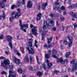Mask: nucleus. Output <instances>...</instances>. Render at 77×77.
<instances>
[{
	"instance_id": "13",
	"label": "nucleus",
	"mask_w": 77,
	"mask_h": 77,
	"mask_svg": "<svg viewBox=\"0 0 77 77\" xmlns=\"http://www.w3.org/2000/svg\"><path fill=\"white\" fill-rule=\"evenodd\" d=\"M55 4L56 5V6H57V7H55V8H54V10H57V9H58L59 8L60 5L59 2H55Z\"/></svg>"
},
{
	"instance_id": "45",
	"label": "nucleus",
	"mask_w": 77,
	"mask_h": 77,
	"mask_svg": "<svg viewBox=\"0 0 77 77\" xmlns=\"http://www.w3.org/2000/svg\"><path fill=\"white\" fill-rule=\"evenodd\" d=\"M68 8L69 9H72V5L69 6V7H68Z\"/></svg>"
},
{
	"instance_id": "28",
	"label": "nucleus",
	"mask_w": 77,
	"mask_h": 77,
	"mask_svg": "<svg viewBox=\"0 0 77 77\" xmlns=\"http://www.w3.org/2000/svg\"><path fill=\"white\" fill-rule=\"evenodd\" d=\"M73 17H74V18H77V14H76V13H73Z\"/></svg>"
},
{
	"instance_id": "21",
	"label": "nucleus",
	"mask_w": 77,
	"mask_h": 77,
	"mask_svg": "<svg viewBox=\"0 0 77 77\" xmlns=\"http://www.w3.org/2000/svg\"><path fill=\"white\" fill-rule=\"evenodd\" d=\"M0 7H2L3 8H4L5 7V5L1 1H0Z\"/></svg>"
},
{
	"instance_id": "32",
	"label": "nucleus",
	"mask_w": 77,
	"mask_h": 77,
	"mask_svg": "<svg viewBox=\"0 0 77 77\" xmlns=\"http://www.w3.org/2000/svg\"><path fill=\"white\" fill-rule=\"evenodd\" d=\"M45 58H46L48 59L50 57V56L48 54H45Z\"/></svg>"
},
{
	"instance_id": "42",
	"label": "nucleus",
	"mask_w": 77,
	"mask_h": 77,
	"mask_svg": "<svg viewBox=\"0 0 77 77\" xmlns=\"http://www.w3.org/2000/svg\"><path fill=\"white\" fill-rule=\"evenodd\" d=\"M3 37V35H1L0 36V39H2Z\"/></svg>"
},
{
	"instance_id": "60",
	"label": "nucleus",
	"mask_w": 77,
	"mask_h": 77,
	"mask_svg": "<svg viewBox=\"0 0 77 77\" xmlns=\"http://www.w3.org/2000/svg\"><path fill=\"white\" fill-rule=\"evenodd\" d=\"M5 53L6 54L8 55L9 54L8 52V51H5Z\"/></svg>"
},
{
	"instance_id": "63",
	"label": "nucleus",
	"mask_w": 77,
	"mask_h": 77,
	"mask_svg": "<svg viewBox=\"0 0 77 77\" xmlns=\"http://www.w3.org/2000/svg\"><path fill=\"white\" fill-rule=\"evenodd\" d=\"M29 35L31 37H33L32 35V33H30Z\"/></svg>"
},
{
	"instance_id": "27",
	"label": "nucleus",
	"mask_w": 77,
	"mask_h": 77,
	"mask_svg": "<svg viewBox=\"0 0 77 77\" xmlns=\"http://www.w3.org/2000/svg\"><path fill=\"white\" fill-rule=\"evenodd\" d=\"M53 38L52 37H51V38H48V43H49L50 42V41H51Z\"/></svg>"
},
{
	"instance_id": "55",
	"label": "nucleus",
	"mask_w": 77,
	"mask_h": 77,
	"mask_svg": "<svg viewBox=\"0 0 77 77\" xmlns=\"http://www.w3.org/2000/svg\"><path fill=\"white\" fill-rule=\"evenodd\" d=\"M66 14H67V13L66 12V11H64V12H63V14L64 15H66Z\"/></svg>"
},
{
	"instance_id": "20",
	"label": "nucleus",
	"mask_w": 77,
	"mask_h": 77,
	"mask_svg": "<svg viewBox=\"0 0 77 77\" xmlns=\"http://www.w3.org/2000/svg\"><path fill=\"white\" fill-rule=\"evenodd\" d=\"M14 51H15V53H16V54H17V55L18 56H21V54H20V53L18 52V50H14Z\"/></svg>"
},
{
	"instance_id": "64",
	"label": "nucleus",
	"mask_w": 77,
	"mask_h": 77,
	"mask_svg": "<svg viewBox=\"0 0 77 77\" xmlns=\"http://www.w3.org/2000/svg\"><path fill=\"white\" fill-rule=\"evenodd\" d=\"M22 76L23 77H26V76L24 74H23V75H22Z\"/></svg>"
},
{
	"instance_id": "53",
	"label": "nucleus",
	"mask_w": 77,
	"mask_h": 77,
	"mask_svg": "<svg viewBox=\"0 0 77 77\" xmlns=\"http://www.w3.org/2000/svg\"><path fill=\"white\" fill-rule=\"evenodd\" d=\"M70 14L72 15V17H73V12H72L71 11L70 12Z\"/></svg>"
},
{
	"instance_id": "48",
	"label": "nucleus",
	"mask_w": 77,
	"mask_h": 77,
	"mask_svg": "<svg viewBox=\"0 0 77 77\" xmlns=\"http://www.w3.org/2000/svg\"><path fill=\"white\" fill-rule=\"evenodd\" d=\"M77 6L76 5H72V8H75V7H77Z\"/></svg>"
},
{
	"instance_id": "50",
	"label": "nucleus",
	"mask_w": 77,
	"mask_h": 77,
	"mask_svg": "<svg viewBox=\"0 0 77 77\" xmlns=\"http://www.w3.org/2000/svg\"><path fill=\"white\" fill-rule=\"evenodd\" d=\"M51 44H49L48 45V48H50V47H52Z\"/></svg>"
},
{
	"instance_id": "39",
	"label": "nucleus",
	"mask_w": 77,
	"mask_h": 77,
	"mask_svg": "<svg viewBox=\"0 0 77 77\" xmlns=\"http://www.w3.org/2000/svg\"><path fill=\"white\" fill-rule=\"evenodd\" d=\"M51 29L52 30H53L54 31H55L56 30V28H54V27H53L51 28Z\"/></svg>"
},
{
	"instance_id": "10",
	"label": "nucleus",
	"mask_w": 77,
	"mask_h": 77,
	"mask_svg": "<svg viewBox=\"0 0 77 77\" xmlns=\"http://www.w3.org/2000/svg\"><path fill=\"white\" fill-rule=\"evenodd\" d=\"M13 61L15 63H16V64H17L19 65V61L20 60V59H17L15 57H13Z\"/></svg>"
},
{
	"instance_id": "12",
	"label": "nucleus",
	"mask_w": 77,
	"mask_h": 77,
	"mask_svg": "<svg viewBox=\"0 0 77 77\" xmlns=\"http://www.w3.org/2000/svg\"><path fill=\"white\" fill-rule=\"evenodd\" d=\"M32 7V4L31 1H29L28 2L27 7L28 8H31Z\"/></svg>"
},
{
	"instance_id": "2",
	"label": "nucleus",
	"mask_w": 77,
	"mask_h": 77,
	"mask_svg": "<svg viewBox=\"0 0 77 77\" xmlns=\"http://www.w3.org/2000/svg\"><path fill=\"white\" fill-rule=\"evenodd\" d=\"M29 42V45L30 47H27L26 49L28 51V53L31 54H34L35 53L33 47L32 46V42L33 40L32 39H30Z\"/></svg>"
},
{
	"instance_id": "37",
	"label": "nucleus",
	"mask_w": 77,
	"mask_h": 77,
	"mask_svg": "<svg viewBox=\"0 0 77 77\" xmlns=\"http://www.w3.org/2000/svg\"><path fill=\"white\" fill-rule=\"evenodd\" d=\"M72 45V43L70 41H69V47H71Z\"/></svg>"
},
{
	"instance_id": "16",
	"label": "nucleus",
	"mask_w": 77,
	"mask_h": 77,
	"mask_svg": "<svg viewBox=\"0 0 77 77\" xmlns=\"http://www.w3.org/2000/svg\"><path fill=\"white\" fill-rule=\"evenodd\" d=\"M49 26H53L54 25V20H51L48 23Z\"/></svg>"
},
{
	"instance_id": "23",
	"label": "nucleus",
	"mask_w": 77,
	"mask_h": 77,
	"mask_svg": "<svg viewBox=\"0 0 77 77\" xmlns=\"http://www.w3.org/2000/svg\"><path fill=\"white\" fill-rule=\"evenodd\" d=\"M6 16L5 15V14L3 12V14L2 15V16H0V19H1V17H2V18L4 19H5Z\"/></svg>"
},
{
	"instance_id": "31",
	"label": "nucleus",
	"mask_w": 77,
	"mask_h": 77,
	"mask_svg": "<svg viewBox=\"0 0 77 77\" xmlns=\"http://www.w3.org/2000/svg\"><path fill=\"white\" fill-rule=\"evenodd\" d=\"M65 18L64 17H60V20L62 22H63L65 20Z\"/></svg>"
},
{
	"instance_id": "8",
	"label": "nucleus",
	"mask_w": 77,
	"mask_h": 77,
	"mask_svg": "<svg viewBox=\"0 0 77 77\" xmlns=\"http://www.w3.org/2000/svg\"><path fill=\"white\" fill-rule=\"evenodd\" d=\"M9 77H16V74L15 72H14V70H12V71H9Z\"/></svg>"
},
{
	"instance_id": "1",
	"label": "nucleus",
	"mask_w": 77,
	"mask_h": 77,
	"mask_svg": "<svg viewBox=\"0 0 77 77\" xmlns=\"http://www.w3.org/2000/svg\"><path fill=\"white\" fill-rule=\"evenodd\" d=\"M51 53L52 54H53V55H52V57L53 58H55V59H57V62H60V63H64L65 62H66V64H67L68 61L67 59H65V61H64L63 60L62 57H60V59H58L57 56H55V55H54V54H55L56 53H57V52L55 50H52V51H51Z\"/></svg>"
},
{
	"instance_id": "7",
	"label": "nucleus",
	"mask_w": 77,
	"mask_h": 77,
	"mask_svg": "<svg viewBox=\"0 0 77 77\" xmlns=\"http://www.w3.org/2000/svg\"><path fill=\"white\" fill-rule=\"evenodd\" d=\"M12 16L11 17H10V21H12L14 19V17L15 18H17L18 17V16H17V13L15 12V11H13L12 13Z\"/></svg>"
},
{
	"instance_id": "35",
	"label": "nucleus",
	"mask_w": 77,
	"mask_h": 77,
	"mask_svg": "<svg viewBox=\"0 0 77 77\" xmlns=\"http://www.w3.org/2000/svg\"><path fill=\"white\" fill-rule=\"evenodd\" d=\"M50 16L51 17H55V14H53L52 13L50 14Z\"/></svg>"
},
{
	"instance_id": "25",
	"label": "nucleus",
	"mask_w": 77,
	"mask_h": 77,
	"mask_svg": "<svg viewBox=\"0 0 77 77\" xmlns=\"http://www.w3.org/2000/svg\"><path fill=\"white\" fill-rule=\"evenodd\" d=\"M23 70L21 68L18 69V72L19 73H22V72Z\"/></svg>"
},
{
	"instance_id": "56",
	"label": "nucleus",
	"mask_w": 77,
	"mask_h": 77,
	"mask_svg": "<svg viewBox=\"0 0 77 77\" xmlns=\"http://www.w3.org/2000/svg\"><path fill=\"white\" fill-rule=\"evenodd\" d=\"M34 45L37 48L38 47V45L36 43H35Z\"/></svg>"
},
{
	"instance_id": "40",
	"label": "nucleus",
	"mask_w": 77,
	"mask_h": 77,
	"mask_svg": "<svg viewBox=\"0 0 77 77\" xmlns=\"http://www.w3.org/2000/svg\"><path fill=\"white\" fill-rule=\"evenodd\" d=\"M58 72H60L59 71H57V70L54 71V73H56V74H57Z\"/></svg>"
},
{
	"instance_id": "26",
	"label": "nucleus",
	"mask_w": 77,
	"mask_h": 77,
	"mask_svg": "<svg viewBox=\"0 0 77 77\" xmlns=\"http://www.w3.org/2000/svg\"><path fill=\"white\" fill-rule=\"evenodd\" d=\"M25 60H26L27 62H29V58H28V56H26L25 57Z\"/></svg>"
},
{
	"instance_id": "5",
	"label": "nucleus",
	"mask_w": 77,
	"mask_h": 77,
	"mask_svg": "<svg viewBox=\"0 0 77 77\" xmlns=\"http://www.w3.org/2000/svg\"><path fill=\"white\" fill-rule=\"evenodd\" d=\"M19 22L20 23V27H21V29L23 31H24V32H26V29H24L23 28L24 27H25V29H27L28 28V24H26L25 25H22V21L21 20H19Z\"/></svg>"
},
{
	"instance_id": "47",
	"label": "nucleus",
	"mask_w": 77,
	"mask_h": 77,
	"mask_svg": "<svg viewBox=\"0 0 77 77\" xmlns=\"http://www.w3.org/2000/svg\"><path fill=\"white\" fill-rule=\"evenodd\" d=\"M44 47H46L47 48H48V46L47 44H45L44 45Z\"/></svg>"
},
{
	"instance_id": "14",
	"label": "nucleus",
	"mask_w": 77,
	"mask_h": 77,
	"mask_svg": "<svg viewBox=\"0 0 77 77\" xmlns=\"http://www.w3.org/2000/svg\"><path fill=\"white\" fill-rule=\"evenodd\" d=\"M48 26V25L47 23V22H44V25L43 26V30H46L47 27Z\"/></svg>"
},
{
	"instance_id": "52",
	"label": "nucleus",
	"mask_w": 77,
	"mask_h": 77,
	"mask_svg": "<svg viewBox=\"0 0 77 77\" xmlns=\"http://www.w3.org/2000/svg\"><path fill=\"white\" fill-rule=\"evenodd\" d=\"M25 0H22V4H25Z\"/></svg>"
},
{
	"instance_id": "41",
	"label": "nucleus",
	"mask_w": 77,
	"mask_h": 77,
	"mask_svg": "<svg viewBox=\"0 0 77 77\" xmlns=\"http://www.w3.org/2000/svg\"><path fill=\"white\" fill-rule=\"evenodd\" d=\"M61 10H63L65 9V7L64 6H62L61 8Z\"/></svg>"
},
{
	"instance_id": "29",
	"label": "nucleus",
	"mask_w": 77,
	"mask_h": 77,
	"mask_svg": "<svg viewBox=\"0 0 77 77\" xmlns=\"http://www.w3.org/2000/svg\"><path fill=\"white\" fill-rule=\"evenodd\" d=\"M36 58L37 62L38 64H40L41 63V62H38V58L37 56H36Z\"/></svg>"
},
{
	"instance_id": "61",
	"label": "nucleus",
	"mask_w": 77,
	"mask_h": 77,
	"mask_svg": "<svg viewBox=\"0 0 77 77\" xmlns=\"http://www.w3.org/2000/svg\"><path fill=\"white\" fill-rule=\"evenodd\" d=\"M34 26H33V25H31L30 26V27H31V28H32V27H34Z\"/></svg>"
},
{
	"instance_id": "46",
	"label": "nucleus",
	"mask_w": 77,
	"mask_h": 77,
	"mask_svg": "<svg viewBox=\"0 0 77 77\" xmlns=\"http://www.w3.org/2000/svg\"><path fill=\"white\" fill-rule=\"evenodd\" d=\"M29 69L30 71H32L33 70V68L32 67H29Z\"/></svg>"
},
{
	"instance_id": "24",
	"label": "nucleus",
	"mask_w": 77,
	"mask_h": 77,
	"mask_svg": "<svg viewBox=\"0 0 77 77\" xmlns=\"http://www.w3.org/2000/svg\"><path fill=\"white\" fill-rule=\"evenodd\" d=\"M42 72H37V75L38 76H42Z\"/></svg>"
},
{
	"instance_id": "54",
	"label": "nucleus",
	"mask_w": 77,
	"mask_h": 77,
	"mask_svg": "<svg viewBox=\"0 0 77 77\" xmlns=\"http://www.w3.org/2000/svg\"><path fill=\"white\" fill-rule=\"evenodd\" d=\"M45 32H42V36H43V35H45Z\"/></svg>"
},
{
	"instance_id": "51",
	"label": "nucleus",
	"mask_w": 77,
	"mask_h": 77,
	"mask_svg": "<svg viewBox=\"0 0 77 77\" xmlns=\"http://www.w3.org/2000/svg\"><path fill=\"white\" fill-rule=\"evenodd\" d=\"M40 6H41L40 5H37V8L38 9H39L40 8Z\"/></svg>"
},
{
	"instance_id": "19",
	"label": "nucleus",
	"mask_w": 77,
	"mask_h": 77,
	"mask_svg": "<svg viewBox=\"0 0 77 77\" xmlns=\"http://www.w3.org/2000/svg\"><path fill=\"white\" fill-rule=\"evenodd\" d=\"M68 38L69 39V41H70L71 42L72 44L73 42L72 37L70 35H69L68 36Z\"/></svg>"
},
{
	"instance_id": "11",
	"label": "nucleus",
	"mask_w": 77,
	"mask_h": 77,
	"mask_svg": "<svg viewBox=\"0 0 77 77\" xmlns=\"http://www.w3.org/2000/svg\"><path fill=\"white\" fill-rule=\"evenodd\" d=\"M42 17V14L40 13H39L37 15V17L36 18V20L37 21H39L40 19H41Z\"/></svg>"
},
{
	"instance_id": "4",
	"label": "nucleus",
	"mask_w": 77,
	"mask_h": 77,
	"mask_svg": "<svg viewBox=\"0 0 77 77\" xmlns=\"http://www.w3.org/2000/svg\"><path fill=\"white\" fill-rule=\"evenodd\" d=\"M10 63V62L8 59H5L4 62L3 63H2V62H1V66H2V67H4L5 69H6L7 68V66H6V65H9Z\"/></svg>"
},
{
	"instance_id": "49",
	"label": "nucleus",
	"mask_w": 77,
	"mask_h": 77,
	"mask_svg": "<svg viewBox=\"0 0 77 77\" xmlns=\"http://www.w3.org/2000/svg\"><path fill=\"white\" fill-rule=\"evenodd\" d=\"M5 59V57L3 56H1L0 57V59H1V60H2V59Z\"/></svg>"
},
{
	"instance_id": "59",
	"label": "nucleus",
	"mask_w": 77,
	"mask_h": 77,
	"mask_svg": "<svg viewBox=\"0 0 77 77\" xmlns=\"http://www.w3.org/2000/svg\"><path fill=\"white\" fill-rule=\"evenodd\" d=\"M43 68H44V69H46V65H45V64L43 65Z\"/></svg>"
},
{
	"instance_id": "58",
	"label": "nucleus",
	"mask_w": 77,
	"mask_h": 77,
	"mask_svg": "<svg viewBox=\"0 0 77 77\" xmlns=\"http://www.w3.org/2000/svg\"><path fill=\"white\" fill-rule=\"evenodd\" d=\"M74 28H76L77 27V24H75V25H74Z\"/></svg>"
},
{
	"instance_id": "30",
	"label": "nucleus",
	"mask_w": 77,
	"mask_h": 77,
	"mask_svg": "<svg viewBox=\"0 0 77 77\" xmlns=\"http://www.w3.org/2000/svg\"><path fill=\"white\" fill-rule=\"evenodd\" d=\"M17 7V6L16 5H11V9H14V8H16Z\"/></svg>"
},
{
	"instance_id": "43",
	"label": "nucleus",
	"mask_w": 77,
	"mask_h": 77,
	"mask_svg": "<svg viewBox=\"0 0 77 77\" xmlns=\"http://www.w3.org/2000/svg\"><path fill=\"white\" fill-rule=\"evenodd\" d=\"M1 73L3 75L4 74H5V75H6V74H7V73H6V72H4V71H3V72H2Z\"/></svg>"
},
{
	"instance_id": "38",
	"label": "nucleus",
	"mask_w": 77,
	"mask_h": 77,
	"mask_svg": "<svg viewBox=\"0 0 77 77\" xmlns=\"http://www.w3.org/2000/svg\"><path fill=\"white\" fill-rule=\"evenodd\" d=\"M9 68L10 69H12L13 68V66H9Z\"/></svg>"
},
{
	"instance_id": "9",
	"label": "nucleus",
	"mask_w": 77,
	"mask_h": 77,
	"mask_svg": "<svg viewBox=\"0 0 77 77\" xmlns=\"http://www.w3.org/2000/svg\"><path fill=\"white\" fill-rule=\"evenodd\" d=\"M36 29V26H35L33 29H32V32L34 35H38V33L37 32H36V31L37 30Z\"/></svg>"
},
{
	"instance_id": "44",
	"label": "nucleus",
	"mask_w": 77,
	"mask_h": 77,
	"mask_svg": "<svg viewBox=\"0 0 77 77\" xmlns=\"http://www.w3.org/2000/svg\"><path fill=\"white\" fill-rule=\"evenodd\" d=\"M63 42L65 44H67L68 43L67 41L66 40L64 41Z\"/></svg>"
},
{
	"instance_id": "3",
	"label": "nucleus",
	"mask_w": 77,
	"mask_h": 77,
	"mask_svg": "<svg viewBox=\"0 0 77 77\" xmlns=\"http://www.w3.org/2000/svg\"><path fill=\"white\" fill-rule=\"evenodd\" d=\"M70 63L71 64L72 63V72H74L77 69V62L75 61V60H73L72 61L70 62Z\"/></svg>"
},
{
	"instance_id": "15",
	"label": "nucleus",
	"mask_w": 77,
	"mask_h": 77,
	"mask_svg": "<svg viewBox=\"0 0 77 77\" xmlns=\"http://www.w3.org/2000/svg\"><path fill=\"white\" fill-rule=\"evenodd\" d=\"M46 62L48 63V68H50L52 65V63L49 62V60H47Z\"/></svg>"
},
{
	"instance_id": "33",
	"label": "nucleus",
	"mask_w": 77,
	"mask_h": 77,
	"mask_svg": "<svg viewBox=\"0 0 77 77\" xmlns=\"http://www.w3.org/2000/svg\"><path fill=\"white\" fill-rule=\"evenodd\" d=\"M29 57L30 59V62L31 63H32V59H33V57H32V56H30Z\"/></svg>"
},
{
	"instance_id": "57",
	"label": "nucleus",
	"mask_w": 77,
	"mask_h": 77,
	"mask_svg": "<svg viewBox=\"0 0 77 77\" xmlns=\"http://www.w3.org/2000/svg\"><path fill=\"white\" fill-rule=\"evenodd\" d=\"M62 30L63 31H64L65 29V26H62Z\"/></svg>"
},
{
	"instance_id": "18",
	"label": "nucleus",
	"mask_w": 77,
	"mask_h": 77,
	"mask_svg": "<svg viewBox=\"0 0 77 77\" xmlns=\"http://www.w3.org/2000/svg\"><path fill=\"white\" fill-rule=\"evenodd\" d=\"M48 4H47V2H46L45 4H43L42 6V8L43 9V10H45V7H46V6H47Z\"/></svg>"
},
{
	"instance_id": "6",
	"label": "nucleus",
	"mask_w": 77,
	"mask_h": 77,
	"mask_svg": "<svg viewBox=\"0 0 77 77\" xmlns=\"http://www.w3.org/2000/svg\"><path fill=\"white\" fill-rule=\"evenodd\" d=\"M6 39L7 41L9 42V45L10 47L11 48H12V45L11 42L12 37L10 35H7Z\"/></svg>"
},
{
	"instance_id": "17",
	"label": "nucleus",
	"mask_w": 77,
	"mask_h": 77,
	"mask_svg": "<svg viewBox=\"0 0 77 77\" xmlns=\"http://www.w3.org/2000/svg\"><path fill=\"white\" fill-rule=\"evenodd\" d=\"M20 8H18L17 9V11H19V13H17L16 12V13H17V15L18 16V17L17 18H18V17H20V16L21 15V13L20 12Z\"/></svg>"
},
{
	"instance_id": "34",
	"label": "nucleus",
	"mask_w": 77,
	"mask_h": 77,
	"mask_svg": "<svg viewBox=\"0 0 77 77\" xmlns=\"http://www.w3.org/2000/svg\"><path fill=\"white\" fill-rule=\"evenodd\" d=\"M19 64H18V65H19V66H22V65H23V63H21V62H20V59H19Z\"/></svg>"
},
{
	"instance_id": "62",
	"label": "nucleus",
	"mask_w": 77,
	"mask_h": 77,
	"mask_svg": "<svg viewBox=\"0 0 77 77\" xmlns=\"http://www.w3.org/2000/svg\"><path fill=\"white\" fill-rule=\"evenodd\" d=\"M56 25H57V26H59L58 21H56Z\"/></svg>"
},
{
	"instance_id": "22",
	"label": "nucleus",
	"mask_w": 77,
	"mask_h": 77,
	"mask_svg": "<svg viewBox=\"0 0 77 77\" xmlns=\"http://www.w3.org/2000/svg\"><path fill=\"white\" fill-rule=\"evenodd\" d=\"M71 54V53L70 52H68V53H67V54H66V58H68L69 56Z\"/></svg>"
},
{
	"instance_id": "36",
	"label": "nucleus",
	"mask_w": 77,
	"mask_h": 77,
	"mask_svg": "<svg viewBox=\"0 0 77 77\" xmlns=\"http://www.w3.org/2000/svg\"><path fill=\"white\" fill-rule=\"evenodd\" d=\"M22 2L20 1H18L17 3V5L18 6H20L21 5Z\"/></svg>"
}]
</instances>
